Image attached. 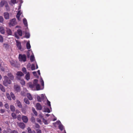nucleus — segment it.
Masks as SVG:
<instances>
[{"mask_svg":"<svg viewBox=\"0 0 133 133\" xmlns=\"http://www.w3.org/2000/svg\"><path fill=\"white\" fill-rule=\"evenodd\" d=\"M25 79L28 80L30 79V74L29 72H28L25 76Z\"/></svg>","mask_w":133,"mask_h":133,"instance_id":"nucleus-13","label":"nucleus"},{"mask_svg":"<svg viewBox=\"0 0 133 133\" xmlns=\"http://www.w3.org/2000/svg\"><path fill=\"white\" fill-rule=\"evenodd\" d=\"M16 75L17 76V78L18 80H20L21 79V77L24 75V74L21 71L18 72L17 73Z\"/></svg>","mask_w":133,"mask_h":133,"instance_id":"nucleus-4","label":"nucleus"},{"mask_svg":"<svg viewBox=\"0 0 133 133\" xmlns=\"http://www.w3.org/2000/svg\"><path fill=\"white\" fill-rule=\"evenodd\" d=\"M5 1L4 0L2 1L0 3V5L1 7H2L4 6L5 3Z\"/></svg>","mask_w":133,"mask_h":133,"instance_id":"nucleus-25","label":"nucleus"},{"mask_svg":"<svg viewBox=\"0 0 133 133\" xmlns=\"http://www.w3.org/2000/svg\"><path fill=\"white\" fill-rule=\"evenodd\" d=\"M0 89L2 92H4L5 91V90L4 87L1 84H0Z\"/></svg>","mask_w":133,"mask_h":133,"instance_id":"nucleus-18","label":"nucleus"},{"mask_svg":"<svg viewBox=\"0 0 133 133\" xmlns=\"http://www.w3.org/2000/svg\"><path fill=\"white\" fill-rule=\"evenodd\" d=\"M14 89L17 92H19L21 89L20 86L17 85H15L14 86Z\"/></svg>","mask_w":133,"mask_h":133,"instance_id":"nucleus-7","label":"nucleus"},{"mask_svg":"<svg viewBox=\"0 0 133 133\" xmlns=\"http://www.w3.org/2000/svg\"><path fill=\"white\" fill-rule=\"evenodd\" d=\"M7 34L9 35H11L12 34V31L10 29H8L7 30Z\"/></svg>","mask_w":133,"mask_h":133,"instance_id":"nucleus-27","label":"nucleus"},{"mask_svg":"<svg viewBox=\"0 0 133 133\" xmlns=\"http://www.w3.org/2000/svg\"><path fill=\"white\" fill-rule=\"evenodd\" d=\"M18 58L19 61L25 62L26 60V56L25 54H19V55Z\"/></svg>","mask_w":133,"mask_h":133,"instance_id":"nucleus-2","label":"nucleus"},{"mask_svg":"<svg viewBox=\"0 0 133 133\" xmlns=\"http://www.w3.org/2000/svg\"><path fill=\"white\" fill-rule=\"evenodd\" d=\"M31 69L32 70H34L35 69V66L34 64H32L31 67Z\"/></svg>","mask_w":133,"mask_h":133,"instance_id":"nucleus-42","label":"nucleus"},{"mask_svg":"<svg viewBox=\"0 0 133 133\" xmlns=\"http://www.w3.org/2000/svg\"><path fill=\"white\" fill-rule=\"evenodd\" d=\"M6 96L7 98H8V99L9 100H11V96H10L9 94L6 93Z\"/></svg>","mask_w":133,"mask_h":133,"instance_id":"nucleus-33","label":"nucleus"},{"mask_svg":"<svg viewBox=\"0 0 133 133\" xmlns=\"http://www.w3.org/2000/svg\"><path fill=\"white\" fill-rule=\"evenodd\" d=\"M17 118L18 120L20 121L21 118V115H18L17 117Z\"/></svg>","mask_w":133,"mask_h":133,"instance_id":"nucleus-46","label":"nucleus"},{"mask_svg":"<svg viewBox=\"0 0 133 133\" xmlns=\"http://www.w3.org/2000/svg\"><path fill=\"white\" fill-rule=\"evenodd\" d=\"M0 32L2 34H4L5 33L4 30L2 26L0 27Z\"/></svg>","mask_w":133,"mask_h":133,"instance_id":"nucleus-16","label":"nucleus"},{"mask_svg":"<svg viewBox=\"0 0 133 133\" xmlns=\"http://www.w3.org/2000/svg\"><path fill=\"white\" fill-rule=\"evenodd\" d=\"M26 47L27 49H30L31 48L30 45L29 43L28 42H27L26 44Z\"/></svg>","mask_w":133,"mask_h":133,"instance_id":"nucleus-28","label":"nucleus"},{"mask_svg":"<svg viewBox=\"0 0 133 133\" xmlns=\"http://www.w3.org/2000/svg\"><path fill=\"white\" fill-rule=\"evenodd\" d=\"M31 121L33 123H35V118L33 117H31Z\"/></svg>","mask_w":133,"mask_h":133,"instance_id":"nucleus-35","label":"nucleus"},{"mask_svg":"<svg viewBox=\"0 0 133 133\" xmlns=\"http://www.w3.org/2000/svg\"><path fill=\"white\" fill-rule=\"evenodd\" d=\"M4 107H5V108L7 109H8L9 108V106L8 105V104L6 103L4 105Z\"/></svg>","mask_w":133,"mask_h":133,"instance_id":"nucleus-43","label":"nucleus"},{"mask_svg":"<svg viewBox=\"0 0 133 133\" xmlns=\"http://www.w3.org/2000/svg\"><path fill=\"white\" fill-rule=\"evenodd\" d=\"M11 116L14 119H16L17 118L16 115L14 113H12L11 114Z\"/></svg>","mask_w":133,"mask_h":133,"instance_id":"nucleus-29","label":"nucleus"},{"mask_svg":"<svg viewBox=\"0 0 133 133\" xmlns=\"http://www.w3.org/2000/svg\"><path fill=\"white\" fill-rule=\"evenodd\" d=\"M20 16V15L19 14H17L16 17L17 18V19L18 20V21H20V19L19 18Z\"/></svg>","mask_w":133,"mask_h":133,"instance_id":"nucleus-47","label":"nucleus"},{"mask_svg":"<svg viewBox=\"0 0 133 133\" xmlns=\"http://www.w3.org/2000/svg\"><path fill=\"white\" fill-rule=\"evenodd\" d=\"M17 32L18 35L20 36H22V30L20 29H18L17 31Z\"/></svg>","mask_w":133,"mask_h":133,"instance_id":"nucleus-14","label":"nucleus"},{"mask_svg":"<svg viewBox=\"0 0 133 133\" xmlns=\"http://www.w3.org/2000/svg\"><path fill=\"white\" fill-rule=\"evenodd\" d=\"M29 87L31 88L32 89L35 88V87H36V85H34V84H30L29 85Z\"/></svg>","mask_w":133,"mask_h":133,"instance_id":"nucleus-26","label":"nucleus"},{"mask_svg":"<svg viewBox=\"0 0 133 133\" xmlns=\"http://www.w3.org/2000/svg\"><path fill=\"white\" fill-rule=\"evenodd\" d=\"M3 41V37L1 35H0V42H2Z\"/></svg>","mask_w":133,"mask_h":133,"instance_id":"nucleus-48","label":"nucleus"},{"mask_svg":"<svg viewBox=\"0 0 133 133\" xmlns=\"http://www.w3.org/2000/svg\"><path fill=\"white\" fill-rule=\"evenodd\" d=\"M37 100L39 102H41L42 101L41 98L39 96H38L37 98Z\"/></svg>","mask_w":133,"mask_h":133,"instance_id":"nucleus-45","label":"nucleus"},{"mask_svg":"<svg viewBox=\"0 0 133 133\" xmlns=\"http://www.w3.org/2000/svg\"><path fill=\"white\" fill-rule=\"evenodd\" d=\"M15 37L17 38V39H19V36L16 33L15 34Z\"/></svg>","mask_w":133,"mask_h":133,"instance_id":"nucleus-57","label":"nucleus"},{"mask_svg":"<svg viewBox=\"0 0 133 133\" xmlns=\"http://www.w3.org/2000/svg\"><path fill=\"white\" fill-rule=\"evenodd\" d=\"M56 123H57L58 124H59L58 128L61 131H62L63 130L64 128V126L61 124V122L59 121H57Z\"/></svg>","mask_w":133,"mask_h":133,"instance_id":"nucleus-5","label":"nucleus"},{"mask_svg":"<svg viewBox=\"0 0 133 133\" xmlns=\"http://www.w3.org/2000/svg\"><path fill=\"white\" fill-rule=\"evenodd\" d=\"M5 8L6 9L7 11H9V7L8 6V5H7L5 6Z\"/></svg>","mask_w":133,"mask_h":133,"instance_id":"nucleus-53","label":"nucleus"},{"mask_svg":"<svg viewBox=\"0 0 133 133\" xmlns=\"http://www.w3.org/2000/svg\"><path fill=\"white\" fill-rule=\"evenodd\" d=\"M27 69H28V70H30V66H28V65H27Z\"/></svg>","mask_w":133,"mask_h":133,"instance_id":"nucleus-64","label":"nucleus"},{"mask_svg":"<svg viewBox=\"0 0 133 133\" xmlns=\"http://www.w3.org/2000/svg\"><path fill=\"white\" fill-rule=\"evenodd\" d=\"M5 111V110L4 109H1L0 110V112L2 114H3Z\"/></svg>","mask_w":133,"mask_h":133,"instance_id":"nucleus-50","label":"nucleus"},{"mask_svg":"<svg viewBox=\"0 0 133 133\" xmlns=\"http://www.w3.org/2000/svg\"><path fill=\"white\" fill-rule=\"evenodd\" d=\"M24 102L26 104H30L29 101L27 98H25L24 99Z\"/></svg>","mask_w":133,"mask_h":133,"instance_id":"nucleus-24","label":"nucleus"},{"mask_svg":"<svg viewBox=\"0 0 133 133\" xmlns=\"http://www.w3.org/2000/svg\"><path fill=\"white\" fill-rule=\"evenodd\" d=\"M10 94L11 95V97L12 99L13 100H15L16 99V97L14 94L12 92H11L10 93Z\"/></svg>","mask_w":133,"mask_h":133,"instance_id":"nucleus-22","label":"nucleus"},{"mask_svg":"<svg viewBox=\"0 0 133 133\" xmlns=\"http://www.w3.org/2000/svg\"><path fill=\"white\" fill-rule=\"evenodd\" d=\"M37 133H42V131L40 129H36Z\"/></svg>","mask_w":133,"mask_h":133,"instance_id":"nucleus-49","label":"nucleus"},{"mask_svg":"<svg viewBox=\"0 0 133 133\" xmlns=\"http://www.w3.org/2000/svg\"><path fill=\"white\" fill-rule=\"evenodd\" d=\"M28 133H36L35 131L34 130L32 131L31 128L29 127L28 128Z\"/></svg>","mask_w":133,"mask_h":133,"instance_id":"nucleus-17","label":"nucleus"},{"mask_svg":"<svg viewBox=\"0 0 133 133\" xmlns=\"http://www.w3.org/2000/svg\"><path fill=\"white\" fill-rule=\"evenodd\" d=\"M34 59V57L33 55H31L30 57V60L31 62H33Z\"/></svg>","mask_w":133,"mask_h":133,"instance_id":"nucleus-36","label":"nucleus"},{"mask_svg":"<svg viewBox=\"0 0 133 133\" xmlns=\"http://www.w3.org/2000/svg\"><path fill=\"white\" fill-rule=\"evenodd\" d=\"M16 46L18 49L19 50H21L22 49V46L20 42L19 41L17 40H16Z\"/></svg>","mask_w":133,"mask_h":133,"instance_id":"nucleus-6","label":"nucleus"},{"mask_svg":"<svg viewBox=\"0 0 133 133\" xmlns=\"http://www.w3.org/2000/svg\"><path fill=\"white\" fill-rule=\"evenodd\" d=\"M36 109L37 110H41L42 109V108L41 105V104L39 103H37L36 104Z\"/></svg>","mask_w":133,"mask_h":133,"instance_id":"nucleus-9","label":"nucleus"},{"mask_svg":"<svg viewBox=\"0 0 133 133\" xmlns=\"http://www.w3.org/2000/svg\"><path fill=\"white\" fill-rule=\"evenodd\" d=\"M47 103L48 105L51 107V104H50V102L48 101V100H47Z\"/></svg>","mask_w":133,"mask_h":133,"instance_id":"nucleus-51","label":"nucleus"},{"mask_svg":"<svg viewBox=\"0 0 133 133\" xmlns=\"http://www.w3.org/2000/svg\"><path fill=\"white\" fill-rule=\"evenodd\" d=\"M8 76L11 80H13L14 79V77L11 74L8 73Z\"/></svg>","mask_w":133,"mask_h":133,"instance_id":"nucleus-15","label":"nucleus"},{"mask_svg":"<svg viewBox=\"0 0 133 133\" xmlns=\"http://www.w3.org/2000/svg\"><path fill=\"white\" fill-rule=\"evenodd\" d=\"M10 109L11 111L12 112H14L15 110V107L12 105H10Z\"/></svg>","mask_w":133,"mask_h":133,"instance_id":"nucleus-21","label":"nucleus"},{"mask_svg":"<svg viewBox=\"0 0 133 133\" xmlns=\"http://www.w3.org/2000/svg\"><path fill=\"white\" fill-rule=\"evenodd\" d=\"M41 85L42 86H44V82L43 80L42 79V80L41 81Z\"/></svg>","mask_w":133,"mask_h":133,"instance_id":"nucleus-60","label":"nucleus"},{"mask_svg":"<svg viewBox=\"0 0 133 133\" xmlns=\"http://www.w3.org/2000/svg\"><path fill=\"white\" fill-rule=\"evenodd\" d=\"M4 79L3 82V84L4 85L6 86L8 84H10L11 83V81L9 79V78L6 76H5L4 77Z\"/></svg>","mask_w":133,"mask_h":133,"instance_id":"nucleus-1","label":"nucleus"},{"mask_svg":"<svg viewBox=\"0 0 133 133\" xmlns=\"http://www.w3.org/2000/svg\"><path fill=\"white\" fill-rule=\"evenodd\" d=\"M3 133H9V132L6 130H4L3 131Z\"/></svg>","mask_w":133,"mask_h":133,"instance_id":"nucleus-61","label":"nucleus"},{"mask_svg":"<svg viewBox=\"0 0 133 133\" xmlns=\"http://www.w3.org/2000/svg\"><path fill=\"white\" fill-rule=\"evenodd\" d=\"M10 62L11 65L15 67L16 66L15 62L13 60L10 61Z\"/></svg>","mask_w":133,"mask_h":133,"instance_id":"nucleus-20","label":"nucleus"},{"mask_svg":"<svg viewBox=\"0 0 133 133\" xmlns=\"http://www.w3.org/2000/svg\"><path fill=\"white\" fill-rule=\"evenodd\" d=\"M27 96L29 99L31 100L32 99V98L31 95L30 93H28L27 94Z\"/></svg>","mask_w":133,"mask_h":133,"instance_id":"nucleus-19","label":"nucleus"},{"mask_svg":"<svg viewBox=\"0 0 133 133\" xmlns=\"http://www.w3.org/2000/svg\"><path fill=\"white\" fill-rule=\"evenodd\" d=\"M18 126L21 129H24L25 127L24 124L22 122H20L18 123Z\"/></svg>","mask_w":133,"mask_h":133,"instance_id":"nucleus-8","label":"nucleus"},{"mask_svg":"<svg viewBox=\"0 0 133 133\" xmlns=\"http://www.w3.org/2000/svg\"><path fill=\"white\" fill-rule=\"evenodd\" d=\"M23 23L25 26H27L28 25L26 19L25 18H24L23 20Z\"/></svg>","mask_w":133,"mask_h":133,"instance_id":"nucleus-23","label":"nucleus"},{"mask_svg":"<svg viewBox=\"0 0 133 133\" xmlns=\"http://www.w3.org/2000/svg\"><path fill=\"white\" fill-rule=\"evenodd\" d=\"M11 2L13 4H15L16 3V0H11Z\"/></svg>","mask_w":133,"mask_h":133,"instance_id":"nucleus-55","label":"nucleus"},{"mask_svg":"<svg viewBox=\"0 0 133 133\" xmlns=\"http://www.w3.org/2000/svg\"><path fill=\"white\" fill-rule=\"evenodd\" d=\"M3 106V104L2 102H0V107H2Z\"/></svg>","mask_w":133,"mask_h":133,"instance_id":"nucleus-62","label":"nucleus"},{"mask_svg":"<svg viewBox=\"0 0 133 133\" xmlns=\"http://www.w3.org/2000/svg\"><path fill=\"white\" fill-rule=\"evenodd\" d=\"M11 133H18V131L16 130H11Z\"/></svg>","mask_w":133,"mask_h":133,"instance_id":"nucleus-52","label":"nucleus"},{"mask_svg":"<svg viewBox=\"0 0 133 133\" xmlns=\"http://www.w3.org/2000/svg\"><path fill=\"white\" fill-rule=\"evenodd\" d=\"M4 45H5V47L6 48H8L9 47V46L7 44H4Z\"/></svg>","mask_w":133,"mask_h":133,"instance_id":"nucleus-58","label":"nucleus"},{"mask_svg":"<svg viewBox=\"0 0 133 133\" xmlns=\"http://www.w3.org/2000/svg\"><path fill=\"white\" fill-rule=\"evenodd\" d=\"M16 19L15 18H13L10 21L9 25L10 26H14L17 24V22L16 21Z\"/></svg>","mask_w":133,"mask_h":133,"instance_id":"nucleus-3","label":"nucleus"},{"mask_svg":"<svg viewBox=\"0 0 133 133\" xmlns=\"http://www.w3.org/2000/svg\"><path fill=\"white\" fill-rule=\"evenodd\" d=\"M37 122H38V123H39L40 124H41V120L39 118H37Z\"/></svg>","mask_w":133,"mask_h":133,"instance_id":"nucleus-56","label":"nucleus"},{"mask_svg":"<svg viewBox=\"0 0 133 133\" xmlns=\"http://www.w3.org/2000/svg\"><path fill=\"white\" fill-rule=\"evenodd\" d=\"M4 21V19L2 16H0V22L2 23Z\"/></svg>","mask_w":133,"mask_h":133,"instance_id":"nucleus-44","label":"nucleus"},{"mask_svg":"<svg viewBox=\"0 0 133 133\" xmlns=\"http://www.w3.org/2000/svg\"><path fill=\"white\" fill-rule=\"evenodd\" d=\"M32 110L34 114L36 116H37V111L35 110V109L34 108H32Z\"/></svg>","mask_w":133,"mask_h":133,"instance_id":"nucleus-41","label":"nucleus"},{"mask_svg":"<svg viewBox=\"0 0 133 133\" xmlns=\"http://www.w3.org/2000/svg\"><path fill=\"white\" fill-rule=\"evenodd\" d=\"M22 70L24 74H26L27 73L25 67H23L22 69Z\"/></svg>","mask_w":133,"mask_h":133,"instance_id":"nucleus-31","label":"nucleus"},{"mask_svg":"<svg viewBox=\"0 0 133 133\" xmlns=\"http://www.w3.org/2000/svg\"><path fill=\"white\" fill-rule=\"evenodd\" d=\"M35 127L36 128L38 129L40 128V125L38 124L35 123Z\"/></svg>","mask_w":133,"mask_h":133,"instance_id":"nucleus-39","label":"nucleus"},{"mask_svg":"<svg viewBox=\"0 0 133 133\" xmlns=\"http://www.w3.org/2000/svg\"><path fill=\"white\" fill-rule=\"evenodd\" d=\"M16 104L17 105V106L19 108H22V105L21 103L19 100H17L16 101Z\"/></svg>","mask_w":133,"mask_h":133,"instance_id":"nucleus-12","label":"nucleus"},{"mask_svg":"<svg viewBox=\"0 0 133 133\" xmlns=\"http://www.w3.org/2000/svg\"><path fill=\"white\" fill-rule=\"evenodd\" d=\"M4 16L5 19H8L9 18V14L8 12H4Z\"/></svg>","mask_w":133,"mask_h":133,"instance_id":"nucleus-11","label":"nucleus"},{"mask_svg":"<svg viewBox=\"0 0 133 133\" xmlns=\"http://www.w3.org/2000/svg\"><path fill=\"white\" fill-rule=\"evenodd\" d=\"M30 36V34L29 33H26L25 34V37L26 38H29Z\"/></svg>","mask_w":133,"mask_h":133,"instance_id":"nucleus-40","label":"nucleus"},{"mask_svg":"<svg viewBox=\"0 0 133 133\" xmlns=\"http://www.w3.org/2000/svg\"><path fill=\"white\" fill-rule=\"evenodd\" d=\"M22 119L23 121L25 123H26L28 121V119L27 116H23L22 117Z\"/></svg>","mask_w":133,"mask_h":133,"instance_id":"nucleus-10","label":"nucleus"},{"mask_svg":"<svg viewBox=\"0 0 133 133\" xmlns=\"http://www.w3.org/2000/svg\"><path fill=\"white\" fill-rule=\"evenodd\" d=\"M21 94L22 96H25L26 95V94L25 91H23L21 92Z\"/></svg>","mask_w":133,"mask_h":133,"instance_id":"nucleus-37","label":"nucleus"},{"mask_svg":"<svg viewBox=\"0 0 133 133\" xmlns=\"http://www.w3.org/2000/svg\"><path fill=\"white\" fill-rule=\"evenodd\" d=\"M43 122L45 124H47V121L46 120H45L44 119H43Z\"/></svg>","mask_w":133,"mask_h":133,"instance_id":"nucleus-54","label":"nucleus"},{"mask_svg":"<svg viewBox=\"0 0 133 133\" xmlns=\"http://www.w3.org/2000/svg\"><path fill=\"white\" fill-rule=\"evenodd\" d=\"M44 112H47L48 113H50V111L49 108H46L44 109Z\"/></svg>","mask_w":133,"mask_h":133,"instance_id":"nucleus-30","label":"nucleus"},{"mask_svg":"<svg viewBox=\"0 0 133 133\" xmlns=\"http://www.w3.org/2000/svg\"><path fill=\"white\" fill-rule=\"evenodd\" d=\"M38 80L37 79H35L34 80V81L33 82V83L34 84V85H37L38 84Z\"/></svg>","mask_w":133,"mask_h":133,"instance_id":"nucleus-32","label":"nucleus"},{"mask_svg":"<svg viewBox=\"0 0 133 133\" xmlns=\"http://www.w3.org/2000/svg\"><path fill=\"white\" fill-rule=\"evenodd\" d=\"M22 13L21 12V10H19L18 13H17V14H19L20 15H21Z\"/></svg>","mask_w":133,"mask_h":133,"instance_id":"nucleus-59","label":"nucleus"},{"mask_svg":"<svg viewBox=\"0 0 133 133\" xmlns=\"http://www.w3.org/2000/svg\"><path fill=\"white\" fill-rule=\"evenodd\" d=\"M21 81L20 82V83L22 84V85H24L25 84V82L24 80L22 79H20Z\"/></svg>","mask_w":133,"mask_h":133,"instance_id":"nucleus-38","label":"nucleus"},{"mask_svg":"<svg viewBox=\"0 0 133 133\" xmlns=\"http://www.w3.org/2000/svg\"><path fill=\"white\" fill-rule=\"evenodd\" d=\"M36 88L37 90H39L40 89V86L39 84H38L36 85Z\"/></svg>","mask_w":133,"mask_h":133,"instance_id":"nucleus-34","label":"nucleus"},{"mask_svg":"<svg viewBox=\"0 0 133 133\" xmlns=\"http://www.w3.org/2000/svg\"><path fill=\"white\" fill-rule=\"evenodd\" d=\"M32 73L34 76H35V75H37L36 72L35 71L33 72H32Z\"/></svg>","mask_w":133,"mask_h":133,"instance_id":"nucleus-63","label":"nucleus"}]
</instances>
